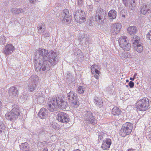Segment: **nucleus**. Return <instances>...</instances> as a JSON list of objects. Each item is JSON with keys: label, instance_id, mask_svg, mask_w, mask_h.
I'll use <instances>...</instances> for the list:
<instances>
[{"label": "nucleus", "instance_id": "obj_1", "mask_svg": "<svg viewBox=\"0 0 151 151\" xmlns=\"http://www.w3.org/2000/svg\"><path fill=\"white\" fill-rule=\"evenodd\" d=\"M47 50L44 49L40 48L38 50V54L40 59L39 60L40 63L38 64L40 66V69H42L43 71L46 69V67H47V60H48V54Z\"/></svg>", "mask_w": 151, "mask_h": 151}, {"label": "nucleus", "instance_id": "obj_2", "mask_svg": "<svg viewBox=\"0 0 151 151\" xmlns=\"http://www.w3.org/2000/svg\"><path fill=\"white\" fill-rule=\"evenodd\" d=\"M12 109L10 112H7L5 115L6 119L11 121L16 119L20 114V111L18 105L14 104Z\"/></svg>", "mask_w": 151, "mask_h": 151}, {"label": "nucleus", "instance_id": "obj_3", "mask_svg": "<svg viewBox=\"0 0 151 151\" xmlns=\"http://www.w3.org/2000/svg\"><path fill=\"white\" fill-rule=\"evenodd\" d=\"M86 122L94 125L97 124V120L92 113L90 111H86L83 112L81 116Z\"/></svg>", "mask_w": 151, "mask_h": 151}, {"label": "nucleus", "instance_id": "obj_4", "mask_svg": "<svg viewBox=\"0 0 151 151\" xmlns=\"http://www.w3.org/2000/svg\"><path fill=\"white\" fill-rule=\"evenodd\" d=\"M78 6H77L76 9L74 14V18L77 22L82 23L86 21V16L84 11L78 9Z\"/></svg>", "mask_w": 151, "mask_h": 151}, {"label": "nucleus", "instance_id": "obj_5", "mask_svg": "<svg viewBox=\"0 0 151 151\" xmlns=\"http://www.w3.org/2000/svg\"><path fill=\"white\" fill-rule=\"evenodd\" d=\"M132 129V124L130 123L127 122L122 125L119 134L121 136L124 137L131 133Z\"/></svg>", "mask_w": 151, "mask_h": 151}, {"label": "nucleus", "instance_id": "obj_6", "mask_svg": "<svg viewBox=\"0 0 151 151\" xmlns=\"http://www.w3.org/2000/svg\"><path fill=\"white\" fill-rule=\"evenodd\" d=\"M137 109L140 111H145L149 108V100L148 99H143L139 100L136 105Z\"/></svg>", "mask_w": 151, "mask_h": 151}, {"label": "nucleus", "instance_id": "obj_7", "mask_svg": "<svg viewBox=\"0 0 151 151\" xmlns=\"http://www.w3.org/2000/svg\"><path fill=\"white\" fill-rule=\"evenodd\" d=\"M120 47L125 51H128L131 48V45L129 43L128 38L125 36L121 37L119 40Z\"/></svg>", "mask_w": 151, "mask_h": 151}, {"label": "nucleus", "instance_id": "obj_8", "mask_svg": "<svg viewBox=\"0 0 151 151\" xmlns=\"http://www.w3.org/2000/svg\"><path fill=\"white\" fill-rule=\"evenodd\" d=\"M67 98L73 106L77 108L79 106V101L77 99V97H76L75 94L73 91H70L68 93Z\"/></svg>", "mask_w": 151, "mask_h": 151}, {"label": "nucleus", "instance_id": "obj_9", "mask_svg": "<svg viewBox=\"0 0 151 151\" xmlns=\"http://www.w3.org/2000/svg\"><path fill=\"white\" fill-rule=\"evenodd\" d=\"M49 57L48 58V61L47 60V67H46V69H48L51 64L52 65H55L57 64L58 60V58L56 54L54 52H52L49 54Z\"/></svg>", "mask_w": 151, "mask_h": 151}, {"label": "nucleus", "instance_id": "obj_10", "mask_svg": "<svg viewBox=\"0 0 151 151\" xmlns=\"http://www.w3.org/2000/svg\"><path fill=\"white\" fill-rule=\"evenodd\" d=\"M96 15L95 16V20L98 24L102 23L104 18V14L103 10L100 7H98L96 9Z\"/></svg>", "mask_w": 151, "mask_h": 151}, {"label": "nucleus", "instance_id": "obj_11", "mask_svg": "<svg viewBox=\"0 0 151 151\" xmlns=\"http://www.w3.org/2000/svg\"><path fill=\"white\" fill-rule=\"evenodd\" d=\"M56 99V98H50L48 103L47 109L51 111H56L58 108V104Z\"/></svg>", "mask_w": 151, "mask_h": 151}, {"label": "nucleus", "instance_id": "obj_12", "mask_svg": "<svg viewBox=\"0 0 151 151\" xmlns=\"http://www.w3.org/2000/svg\"><path fill=\"white\" fill-rule=\"evenodd\" d=\"M61 19L63 23H70L71 19V17L69 14V11L67 9H64L61 15Z\"/></svg>", "mask_w": 151, "mask_h": 151}, {"label": "nucleus", "instance_id": "obj_13", "mask_svg": "<svg viewBox=\"0 0 151 151\" xmlns=\"http://www.w3.org/2000/svg\"><path fill=\"white\" fill-rule=\"evenodd\" d=\"M57 120L63 123H67L69 121L70 118L68 114L64 112H59L57 114Z\"/></svg>", "mask_w": 151, "mask_h": 151}, {"label": "nucleus", "instance_id": "obj_14", "mask_svg": "<svg viewBox=\"0 0 151 151\" xmlns=\"http://www.w3.org/2000/svg\"><path fill=\"white\" fill-rule=\"evenodd\" d=\"M122 25L119 23H116L111 25V32L113 35H115L120 32Z\"/></svg>", "mask_w": 151, "mask_h": 151}, {"label": "nucleus", "instance_id": "obj_15", "mask_svg": "<svg viewBox=\"0 0 151 151\" xmlns=\"http://www.w3.org/2000/svg\"><path fill=\"white\" fill-rule=\"evenodd\" d=\"M56 101L58 104V108L61 109H64L67 107L68 104L67 102L63 100L61 98L56 97Z\"/></svg>", "mask_w": 151, "mask_h": 151}, {"label": "nucleus", "instance_id": "obj_16", "mask_svg": "<svg viewBox=\"0 0 151 151\" xmlns=\"http://www.w3.org/2000/svg\"><path fill=\"white\" fill-rule=\"evenodd\" d=\"M15 50V48L13 45L10 44L6 45L4 49V53L6 55L11 54Z\"/></svg>", "mask_w": 151, "mask_h": 151}, {"label": "nucleus", "instance_id": "obj_17", "mask_svg": "<svg viewBox=\"0 0 151 151\" xmlns=\"http://www.w3.org/2000/svg\"><path fill=\"white\" fill-rule=\"evenodd\" d=\"M98 69H99V67L96 65H93L91 67V73L94 74V77L97 79H99V71Z\"/></svg>", "mask_w": 151, "mask_h": 151}, {"label": "nucleus", "instance_id": "obj_18", "mask_svg": "<svg viewBox=\"0 0 151 151\" xmlns=\"http://www.w3.org/2000/svg\"><path fill=\"white\" fill-rule=\"evenodd\" d=\"M111 143V140L110 139L106 138L105 140H103L101 148L103 150L109 149Z\"/></svg>", "mask_w": 151, "mask_h": 151}, {"label": "nucleus", "instance_id": "obj_19", "mask_svg": "<svg viewBox=\"0 0 151 151\" xmlns=\"http://www.w3.org/2000/svg\"><path fill=\"white\" fill-rule=\"evenodd\" d=\"M9 96L13 97L16 96L18 95V92L17 88L14 86L11 87L9 90Z\"/></svg>", "mask_w": 151, "mask_h": 151}, {"label": "nucleus", "instance_id": "obj_20", "mask_svg": "<svg viewBox=\"0 0 151 151\" xmlns=\"http://www.w3.org/2000/svg\"><path fill=\"white\" fill-rule=\"evenodd\" d=\"M47 110L44 108L40 109L38 113V116L41 119H45L47 115Z\"/></svg>", "mask_w": 151, "mask_h": 151}, {"label": "nucleus", "instance_id": "obj_21", "mask_svg": "<svg viewBox=\"0 0 151 151\" xmlns=\"http://www.w3.org/2000/svg\"><path fill=\"white\" fill-rule=\"evenodd\" d=\"M134 46V50L137 52L140 53L141 52L143 51V46L142 43L141 42Z\"/></svg>", "mask_w": 151, "mask_h": 151}, {"label": "nucleus", "instance_id": "obj_22", "mask_svg": "<svg viewBox=\"0 0 151 151\" xmlns=\"http://www.w3.org/2000/svg\"><path fill=\"white\" fill-rule=\"evenodd\" d=\"M132 43L133 46L141 43L140 38L137 36H134L132 37Z\"/></svg>", "mask_w": 151, "mask_h": 151}, {"label": "nucleus", "instance_id": "obj_23", "mask_svg": "<svg viewBox=\"0 0 151 151\" xmlns=\"http://www.w3.org/2000/svg\"><path fill=\"white\" fill-rule=\"evenodd\" d=\"M137 31V28L134 26L129 27L127 29V32L130 35L134 34Z\"/></svg>", "mask_w": 151, "mask_h": 151}, {"label": "nucleus", "instance_id": "obj_24", "mask_svg": "<svg viewBox=\"0 0 151 151\" xmlns=\"http://www.w3.org/2000/svg\"><path fill=\"white\" fill-rule=\"evenodd\" d=\"M95 104L98 106L101 107L102 105V99L100 97H95L94 100Z\"/></svg>", "mask_w": 151, "mask_h": 151}, {"label": "nucleus", "instance_id": "obj_25", "mask_svg": "<svg viewBox=\"0 0 151 151\" xmlns=\"http://www.w3.org/2000/svg\"><path fill=\"white\" fill-rule=\"evenodd\" d=\"M116 12L114 10H110L108 14L109 18L110 19H113L116 17Z\"/></svg>", "mask_w": 151, "mask_h": 151}, {"label": "nucleus", "instance_id": "obj_26", "mask_svg": "<svg viewBox=\"0 0 151 151\" xmlns=\"http://www.w3.org/2000/svg\"><path fill=\"white\" fill-rule=\"evenodd\" d=\"M38 28H39V29H38V30L39 29H42V31H41V32H40V33H41L43 35H45L46 36H49V33H44V32H45V24L44 23L41 24V25L40 24L39 26V27H38ZM39 32L38 31V32Z\"/></svg>", "mask_w": 151, "mask_h": 151}, {"label": "nucleus", "instance_id": "obj_27", "mask_svg": "<svg viewBox=\"0 0 151 151\" xmlns=\"http://www.w3.org/2000/svg\"><path fill=\"white\" fill-rule=\"evenodd\" d=\"M11 13L18 14L20 13L24 12L23 10L21 8L18 9L16 8H12L10 9Z\"/></svg>", "mask_w": 151, "mask_h": 151}, {"label": "nucleus", "instance_id": "obj_28", "mask_svg": "<svg viewBox=\"0 0 151 151\" xmlns=\"http://www.w3.org/2000/svg\"><path fill=\"white\" fill-rule=\"evenodd\" d=\"M150 12V9L147 8V6L146 5L142 6L141 10V12L142 14L145 15L147 13H149Z\"/></svg>", "mask_w": 151, "mask_h": 151}, {"label": "nucleus", "instance_id": "obj_29", "mask_svg": "<svg viewBox=\"0 0 151 151\" xmlns=\"http://www.w3.org/2000/svg\"><path fill=\"white\" fill-rule=\"evenodd\" d=\"M121 111L120 109L117 107H114L112 110V114L114 115H117L120 114Z\"/></svg>", "mask_w": 151, "mask_h": 151}, {"label": "nucleus", "instance_id": "obj_30", "mask_svg": "<svg viewBox=\"0 0 151 151\" xmlns=\"http://www.w3.org/2000/svg\"><path fill=\"white\" fill-rule=\"evenodd\" d=\"M20 148L22 150L28 151L29 150L28 144L26 142L23 143L21 145Z\"/></svg>", "mask_w": 151, "mask_h": 151}, {"label": "nucleus", "instance_id": "obj_31", "mask_svg": "<svg viewBox=\"0 0 151 151\" xmlns=\"http://www.w3.org/2000/svg\"><path fill=\"white\" fill-rule=\"evenodd\" d=\"M40 93H38V94ZM45 100V97L43 95V93L41 92V94L38 95V101H39L40 104L43 103Z\"/></svg>", "mask_w": 151, "mask_h": 151}, {"label": "nucleus", "instance_id": "obj_32", "mask_svg": "<svg viewBox=\"0 0 151 151\" xmlns=\"http://www.w3.org/2000/svg\"><path fill=\"white\" fill-rule=\"evenodd\" d=\"M107 135L104 132H101L98 133V140H101L105 138Z\"/></svg>", "mask_w": 151, "mask_h": 151}, {"label": "nucleus", "instance_id": "obj_33", "mask_svg": "<svg viewBox=\"0 0 151 151\" xmlns=\"http://www.w3.org/2000/svg\"><path fill=\"white\" fill-rule=\"evenodd\" d=\"M33 61L34 64L35 70L36 71H38V65L37 63L38 61H37V55L36 53L35 54V57L34 58Z\"/></svg>", "mask_w": 151, "mask_h": 151}, {"label": "nucleus", "instance_id": "obj_34", "mask_svg": "<svg viewBox=\"0 0 151 151\" xmlns=\"http://www.w3.org/2000/svg\"><path fill=\"white\" fill-rule=\"evenodd\" d=\"M135 0H130V5L129 7L132 10L134 9L135 8Z\"/></svg>", "mask_w": 151, "mask_h": 151}, {"label": "nucleus", "instance_id": "obj_35", "mask_svg": "<svg viewBox=\"0 0 151 151\" xmlns=\"http://www.w3.org/2000/svg\"><path fill=\"white\" fill-rule=\"evenodd\" d=\"M29 80L32 83H35L36 81L37 80V76L35 75H32L29 78Z\"/></svg>", "mask_w": 151, "mask_h": 151}, {"label": "nucleus", "instance_id": "obj_36", "mask_svg": "<svg viewBox=\"0 0 151 151\" xmlns=\"http://www.w3.org/2000/svg\"><path fill=\"white\" fill-rule=\"evenodd\" d=\"M85 88L83 86H80L78 89V93L80 94H82L84 93Z\"/></svg>", "mask_w": 151, "mask_h": 151}, {"label": "nucleus", "instance_id": "obj_37", "mask_svg": "<svg viewBox=\"0 0 151 151\" xmlns=\"http://www.w3.org/2000/svg\"><path fill=\"white\" fill-rule=\"evenodd\" d=\"M130 55L128 52L126 53H122L121 54V58L123 59H126L130 57Z\"/></svg>", "mask_w": 151, "mask_h": 151}, {"label": "nucleus", "instance_id": "obj_38", "mask_svg": "<svg viewBox=\"0 0 151 151\" xmlns=\"http://www.w3.org/2000/svg\"><path fill=\"white\" fill-rule=\"evenodd\" d=\"M36 86L35 84H30L28 86V89L31 91H34L35 88V86Z\"/></svg>", "mask_w": 151, "mask_h": 151}, {"label": "nucleus", "instance_id": "obj_39", "mask_svg": "<svg viewBox=\"0 0 151 151\" xmlns=\"http://www.w3.org/2000/svg\"><path fill=\"white\" fill-rule=\"evenodd\" d=\"M6 42L5 37L4 36H1L0 37V44L2 45L4 44Z\"/></svg>", "mask_w": 151, "mask_h": 151}, {"label": "nucleus", "instance_id": "obj_40", "mask_svg": "<svg viewBox=\"0 0 151 151\" xmlns=\"http://www.w3.org/2000/svg\"><path fill=\"white\" fill-rule=\"evenodd\" d=\"M5 128L4 124L2 122H0V133L4 131Z\"/></svg>", "mask_w": 151, "mask_h": 151}, {"label": "nucleus", "instance_id": "obj_41", "mask_svg": "<svg viewBox=\"0 0 151 151\" xmlns=\"http://www.w3.org/2000/svg\"><path fill=\"white\" fill-rule=\"evenodd\" d=\"M146 37L147 39L150 40L151 42V30L149 31L147 34L146 35Z\"/></svg>", "mask_w": 151, "mask_h": 151}, {"label": "nucleus", "instance_id": "obj_42", "mask_svg": "<svg viewBox=\"0 0 151 151\" xmlns=\"http://www.w3.org/2000/svg\"><path fill=\"white\" fill-rule=\"evenodd\" d=\"M129 1V0H122L123 4L126 7H128Z\"/></svg>", "mask_w": 151, "mask_h": 151}, {"label": "nucleus", "instance_id": "obj_43", "mask_svg": "<svg viewBox=\"0 0 151 151\" xmlns=\"http://www.w3.org/2000/svg\"><path fill=\"white\" fill-rule=\"evenodd\" d=\"M51 126L52 128L55 129H57L58 128V125L55 123H53Z\"/></svg>", "mask_w": 151, "mask_h": 151}, {"label": "nucleus", "instance_id": "obj_44", "mask_svg": "<svg viewBox=\"0 0 151 151\" xmlns=\"http://www.w3.org/2000/svg\"><path fill=\"white\" fill-rule=\"evenodd\" d=\"M65 77L66 79L71 80L72 79L73 76L70 73H69L66 75Z\"/></svg>", "mask_w": 151, "mask_h": 151}, {"label": "nucleus", "instance_id": "obj_45", "mask_svg": "<svg viewBox=\"0 0 151 151\" xmlns=\"http://www.w3.org/2000/svg\"><path fill=\"white\" fill-rule=\"evenodd\" d=\"M128 85H129V86L131 88H133L134 86V82L131 81H130Z\"/></svg>", "mask_w": 151, "mask_h": 151}, {"label": "nucleus", "instance_id": "obj_46", "mask_svg": "<svg viewBox=\"0 0 151 151\" xmlns=\"http://www.w3.org/2000/svg\"><path fill=\"white\" fill-rule=\"evenodd\" d=\"M44 130L43 129H41L40 130L39 133L40 134H42L44 132Z\"/></svg>", "mask_w": 151, "mask_h": 151}, {"label": "nucleus", "instance_id": "obj_47", "mask_svg": "<svg viewBox=\"0 0 151 151\" xmlns=\"http://www.w3.org/2000/svg\"><path fill=\"white\" fill-rule=\"evenodd\" d=\"M88 7V9L89 10V11H91V9H92L93 8V6L91 5H89Z\"/></svg>", "mask_w": 151, "mask_h": 151}, {"label": "nucleus", "instance_id": "obj_48", "mask_svg": "<svg viewBox=\"0 0 151 151\" xmlns=\"http://www.w3.org/2000/svg\"><path fill=\"white\" fill-rule=\"evenodd\" d=\"M78 4L80 5L82 3L83 1V0H78Z\"/></svg>", "mask_w": 151, "mask_h": 151}, {"label": "nucleus", "instance_id": "obj_49", "mask_svg": "<svg viewBox=\"0 0 151 151\" xmlns=\"http://www.w3.org/2000/svg\"><path fill=\"white\" fill-rule=\"evenodd\" d=\"M29 1L30 3L34 4L36 1V0H29Z\"/></svg>", "mask_w": 151, "mask_h": 151}, {"label": "nucleus", "instance_id": "obj_50", "mask_svg": "<svg viewBox=\"0 0 151 151\" xmlns=\"http://www.w3.org/2000/svg\"><path fill=\"white\" fill-rule=\"evenodd\" d=\"M2 104L1 101H0V110L2 108Z\"/></svg>", "mask_w": 151, "mask_h": 151}, {"label": "nucleus", "instance_id": "obj_51", "mask_svg": "<svg viewBox=\"0 0 151 151\" xmlns=\"http://www.w3.org/2000/svg\"><path fill=\"white\" fill-rule=\"evenodd\" d=\"M134 79L135 78L134 77H133V78H132L131 77H130V79L132 81H134Z\"/></svg>", "mask_w": 151, "mask_h": 151}, {"label": "nucleus", "instance_id": "obj_52", "mask_svg": "<svg viewBox=\"0 0 151 151\" xmlns=\"http://www.w3.org/2000/svg\"><path fill=\"white\" fill-rule=\"evenodd\" d=\"M137 73H135V74H134V78H135V77H136L137 76Z\"/></svg>", "mask_w": 151, "mask_h": 151}, {"label": "nucleus", "instance_id": "obj_53", "mask_svg": "<svg viewBox=\"0 0 151 151\" xmlns=\"http://www.w3.org/2000/svg\"><path fill=\"white\" fill-rule=\"evenodd\" d=\"M73 151H81V150L78 149H77L75 150H74Z\"/></svg>", "mask_w": 151, "mask_h": 151}, {"label": "nucleus", "instance_id": "obj_54", "mask_svg": "<svg viewBox=\"0 0 151 151\" xmlns=\"http://www.w3.org/2000/svg\"><path fill=\"white\" fill-rule=\"evenodd\" d=\"M127 151H134V150L131 149H129Z\"/></svg>", "mask_w": 151, "mask_h": 151}, {"label": "nucleus", "instance_id": "obj_55", "mask_svg": "<svg viewBox=\"0 0 151 151\" xmlns=\"http://www.w3.org/2000/svg\"><path fill=\"white\" fill-rule=\"evenodd\" d=\"M95 1L98 2L100 1V0H94Z\"/></svg>", "mask_w": 151, "mask_h": 151}, {"label": "nucleus", "instance_id": "obj_56", "mask_svg": "<svg viewBox=\"0 0 151 151\" xmlns=\"http://www.w3.org/2000/svg\"><path fill=\"white\" fill-rule=\"evenodd\" d=\"M129 80H127L126 81V82H129Z\"/></svg>", "mask_w": 151, "mask_h": 151}, {"label": "nucleus", "instance_id": "obj_57", "mask_svg": "<svg viewBox=\"0 0 151 151\" xmlns=\"http://www.w3.org/2000/svg\"><path fill=\"white\" fill-rule=\"evenodd\" d=\"M122 17H125V15H122Z\"/></svg>", "mask_w": 151, "mask_h": 151}]
</instances>
